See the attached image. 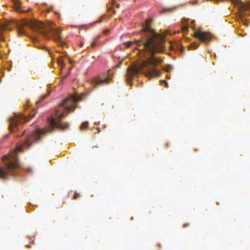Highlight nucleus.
<instances>
[{"instance_id": "obj_3", "label": "nucleus", "mask_w": 250, "mask_h": 250, "mask_svg": "<svg viewBox=\"0 0 250 250\" xmlns=\"http://www.w3.org/2000/svg\"><path fill=\"white\" fill-rule=\"evenodd\" d=\"M24 25L28 26L34 32L40 34L46 39H53L60 45L63 46L65 44L60 36L61 31L59 28L55 27L53 22L50 21L47 24H44L35 20L24 21L22 23L17 25L18 32L20 35L25 33V30L23 29Z\"/></svg>"}, {"instance_id": "obj_25", "label": "nucleus", "mask_w": 250, "mask_h": 250, "mask_svg": "<svg viewBox=\"0 0 250 250\" xmlns=\"http://www.w3.org/2000/svg\"><path fill=\"white\" fill-rule=\"evenodd\" d=\"M192 28L194 29V26L193 25Z\"/></svg>"}, {"instance_id": "obj_7", "label": "nucleus", "mask_w": 250, "mask_h": 250, "mask_svg": "<svg viewBox=\"0 0 250 250\" xmlns=\"http://www.w3.org/2000/svg\"><path fill=\"white\" fill-rule=\"evenodd\" d=\"M58 64L61 66V69H62L64 67V63L62 61V59L61 57L57 60Z\"/></svg>"}, {"instance_id": "obj_18", "label": "nucleus", "mask_w": 250, "mask_h": 250, "mask_svg": "<svg viewBox=\"0 0 250 250\" xmlns=\"http://www.w3.org/2000/svg\"><path fill=\"white\" fill-rule=\"evenodd\" d=\"M69 74V73H68L67 74L64 76L62 78V80L66 79Z\"/></svg>"}, {"instance_id": "obj_23", "label": "nucleus", "mask_w": 250, "mask_h": 250, "mask_svg": "<svg viewBox=\"0 0 250 250\" xmlns=\"http://www.w3.org/2000/svg\"><path fill=\"white\" fill-rule=\"evenodd\" d=\"M194 22V21H192V24H193Z\"/></svg>"}, {"instance_id": "obj_1", "label": "nucleus", "mask_w": 250, "mask_h": 250, "mask_svg": "<svg viewBox=\"0 0 250 250\" xmlns=\"http://www.w3.org/2000/svg\"><path fill=\"white\" fill-rule=\"evenodd\" d=\"M151 22V19H147L146 24L143 26V39L124 43L127 48L134 45L141 57L146 56V55L151 56L146 61L133 64L127 69L126 80L129 84L132 80V76L137 75L140 72L149 79L160 76V71L156 69V65L161 62V60L154 57V55L156 53L163 52L165 37L156 33L150 28L149 24Z\"/></svg>"}, {"instance_id": "obj_2", "label": "nucleus", "mask_w": 250, "mask_h": 250, "mask_svg": "<svg viewBox=\"0 0 250 250\" xmlns=\"http://www.w3.org/2000/svg\"><path fill=\"white\" fill-rule=\"evenodd\" d=\"M81 98L76 96H71L63 100L56 111V119L48 118L49 125L43 129L36 128L28 136L21 146L10 151L9 154L3 157V161H7L3 167H0V179H6L8 175H16V168L20 166L17 153L22 151L23 148H27L31 145L40 140L42 136L47 132H51L55 128L64 129L68 127V125H63L60 120L62 118L65 113H68L74 111L75 106L73 104L81 101Z\"/></svg>"}, {"instance_id": "obj_19", "label": "nucleus", "mask_w": 250, "mask_h": 250, "mask_svg": "<svg viewBox=\"0 0 250 250\" xmlns=\"http://www.w3.org/2000/svg\"><path fill=\"white\" fill-rule=\"evenodd\" d=\"M109 32V30H105L104 31V33L105 34H107Z\"/></svg>"}, {"instance_id": "obj_24", "label": "nucleus", "mask_w": 250, "mask_h": 250, "mask_svg": "<svg viewBox=\"0 0 250 250\" xmlns=\"http://www.w3.org/2000/svg\"><path fill=\"white\" fill-rule=\"evenodd\" d=\"M31 170L30 169H28V171H31Z\"/></svg>"}, {"instance_id": "obj_6", "label": "nucleus", "mask_w": 250, "mask_h": 250, "mask_svg": "<svg viewBox=\"0 0 250 250\" xmlns=\"http://www.w3.org/2000/svg\"><path fill=\"white\" fill-rule=\"evenodd\" d=\"M111 79L106 77L104 79H93L91 80V83L94 87H97L99 86L107 84L109 83Z\"/></svg>"}, {"instance_id": "obj_10", "label": "nucleus", "mask_w": 250, "mask_h": 250, "mask_svg": "<svg viewBox=\"0 0 250 250\" xmlns=\"http://www.w3.org/2000/svg\"><path fill=\"white\" fill-rule=\"evenodd\" d=\"M188 25H183L182 29L184 33H187L188 31Z\"/></svg>"}, {"instance_id": "obj_8", "label": "nucleus", "mask_w": 250, "mask_h": 250, "mask_svg": "<svg viewBox=\"0 0 250 250\" xmlns=\"http://www.w3.org/2000/svg\"><path fill=\"white\" fill-rule=\"evenodd\" d=\"M8 30V27L5 24H0V36L3 31Z\"/></svg>"}, {"instance_id": "obj_22", "label": "nucleus", "mask_w": 250, "mask_h": 250, "mask_svg": "<svg viewBox=\"0 0 250 250\" xmlns=\"http://www.w3.org/2000/svg\"><path fill=\"white\" fill-rule=\"evenodd\" d=\"M168 145H169L168 143H166V148H167V147L168 146Z\"/></svg>"}, {"instance_id": "obj_4", "label": "nucleus", "mask_w": 250, "mask_h": 250, "mask_svg": "<svg viewBox=\"0 0 250 250\" xmlns=\"http://www.w3.org/2000/svg\"><path fill=\"white\" fill-rule=\"evenodd\" d=\"M27 121V118L21 114H15L14 117L10 118L9 129L11 131L15 132L20 130L22 124Z\"/></svg>"}, {"instance_id": "obj_11", "label": "nucleus", "mask_w": 250, "mask_h": 250, "mask_svg": "<svg viewBox=\"0 0 250 250\" xmlns=\"http://www.w3.org/2000/svg\"><path fill=\"white\" fill-rule=\"evenodd\" d=\"M172 10L171 8H164L161 11V13H165L167 12L171 11Z\"/></svg>"}, {"instance_id": "obj_17", "label": "nucleus", "mask_w": 250, "mask_h": 250, "mask_svg": "<svg viewBox=\"0 0 250 250\" xmlns=\"http://www.w3.org/2000/svg\"><path fill=\"white\" fill-rule=\"evenodd\" d=\"M189 224H188V223H186V224H184V225H183V228H186V227H187L189 226Z\"/></svg>"}, {"instance_id": "obj_21", "label": "nucleus", "mask_w": 250, "mask_h": 250, "mask_svg": "<svg viewBox=\"0 0 250 250\" xmlns=\"http://www.w3.org/2000/svg\"><path fill=\"white\" fill-rule=\"evenodd\" d=\"M80 46L81 47H82L83 46V42H81L80 44Z\"/></svg>"}, {"instance_id": "obj_13", "label": "nucleus", "mask_w": 250, "mask_h": 250, "mask_svg": "<svg viewBox=\"0 0 250 250\" xmlns=\"http://www.w3.org/2000/svg\"><path fill=\"white\" fill-rule=\"evenodd\" d=\"M191 46L194 48V49H196L198 47V45L196 44L195 43H192L191 44Z\"/></svg>"}, {"instance_id": "obj_5", "label": "nucleus", "mask_w": 250, "mask_h": 250, "mask_svg": "<svg viewBox=\"0 0 250 250\" xmlns=\"http://www.w3.org/2000/svg\"><path fill=\"white\" fill-rule=\"evenodd\" d=\"M193 36L203 42H209L211 38L210 33L203 31L200 29L195 30Z\"/></svg>"}, {"instance_id": "obj_12", "label": "nucleus", "mask_w": 250, "mask_h": 250, "mask_svg": "<svg viewBox=\"0 0 250 250\" xmlns=\"http://www.w3.org/2000/svg\"><path fill=\"white\" fill-rule=\"evenodd\" d=\"M80 194L77 192H75L74 195V199H77L78 198L80 197Z\"/></svg>"}, {"instance_id": "obj_9", "label": "nucleus", "mask_w": 250, "mask_h": 250, "mask_svg": "<svg viewBox=\"0 0 250 250\" xmlns=\"http://www.w3.org/2000/svg\"><path fill=\"white\" fill-rule=\"evenodd\" d=\"M88 122H83L80 127L81 130H85L88 127Z\"/></svg>"}, {"instance_id": "obj_20", "label": "nucleus", "mask_w": 250, "mask_h": 250, "mask_svg": "<svg viewBox=\"0 0 250 250\" xmlns=\"http://www.w3.org/2000/svg\"><path fill=\"white\" fill-rule=\"evenodd\" d=\"M24 133H25L24 131H22V133L21 134H20V133H18L17 135L18 136H20L22 135L23 134H24Z\"/></svg>"}, {"instance_id": "obj_14", "label": "nucleus", "mask_w": 250, "mask_h": 250, "mask_svg": "<svg viewBox=\"0 0 250 250\" xmlns=\"http://www.w3.org/2000/svg\"><path fill=\"white\" fill-rule=\"evenodd\" d=\"M35 114H36V113H33V114H29V116H30V119L33 118L34 117V116H35Z\"/></svg>"}, {"instance_id": "obj_16", "label": "nucleus", "mask_w": 250, "mask_h": 250, "mask_svg": "<svg viewBox=\"0 0 250 250\" xmlns=\"http://www.w3.org/2000/svg\"><path fill=\"white\" fill-rule=\"evenodd\" d=\"M162 82L164 83L165 84V85H166V87L167 86V84H167V82L166 81L163 80V81H162Z\"/></svg>"}, {"instance_id": "obj_15", "label": "nucleus", "mask_w": 250, "mask_h": 250, "mask_svg": "<svg viewBox=\"0 0 250 250\" xmlns=\"http://www.w3.org/2000/svg\"><path fill=\"white\" fill-rule=\"evenodd\" d=\"M96 42H93L91 43V47H94L95 45H96Z\"/></svg>"}]
</instances>
